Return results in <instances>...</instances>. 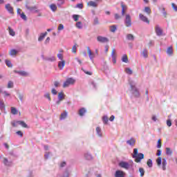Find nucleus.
<instances>
[{
  "mask_svg": "<svg viewBox=\"0 0 177 177\" xmlns=\"http://www.w3.org/2000/svg\"><path fill=\"white\" fill-rule=\"evenodd\" d=\"M139 19L141 20V21H143L147 24H150V20H149V18H147V17L145 16L143 14H139Z\"/></svg>",
  "mask_w": 177,
  "mask_h": 177,
  "instance_id": "7",
  "label": "nucleus"
},
{
  "mask_svg": "<svg viewBox=\"0 0 177 177\" xmlns=\"http://www.w3.org/2000/svg\"><path fill=\"white\" fill-rule=\"evenodd\" d=\"M102 122L106 125L109 122V117L107 115H104L102 117Z\"/></svg>",
  "mask_w": 177,
  "mask_h": 177,
  "instance_id": "35",
  "label": "nucleus"
},
{
  "mask_svg": "<svg viewBox=\"0 0 177 177\" xmlns=\"http://www.w3.org/2000/svg\"><path fill=\"white\" fill-rule=\"evenodd\" d=\"M115 177H125V172L121 170H117L115 173Z\"/></svg>",
  "mask_w": 177,
  "mask_h": 177,
  "instance_id": "13",
  "label": "nucleus"
},
{
  "mask_svg": "<svg viewBox=\"0 0 177 177\" xmlns=\"http://www.w3.org/2000/svg\"><path fill=\"white\" fill-rule=\"evenodd\" d=\"M121 6H122V16H124V15H125V6L124 4H122Z\"/></svg>",
  "mask_w": 177,
  "mask_h": 177,
  "instance_id": "54",
  "label": "nucleus"
},
{
  "mask_svg": "<svg viewBox=\"0 0 177 177\" xmlns=\"http://www.w3.org/2000/svg\"><path fill=\"white\" fill-rule=\"evenodd\" d=\"M93 24H94V26H97V24H99V19L97 17H95L94 19Z\"/></svg>",
  "mask_w": 177,
  "mask_h": 177,
  "instance_id": "56",
  "label": "nucleus"
},
{
  "mask_svg": "<svg viewBox=\"0 0 177 177\" xmlns=\"http://www.w3.org/2000/svg\"><path fill=\"white\" fill-rule=\"evenodd\" d=\"M48 35V32H45L44 33H40L39 37H38V41L39 42H42L43 39H45V37Z\"/></svg>",
  "mask_w": 177,
  "mask_h": 177,
  "instance_id": "16",
  "label": "nucleus"
},
{
  "mask_svg": "<svg viewBox=\"0 0 177 177\" xmlns=\"http://www.w3.org/2000/svg\"><path fill=\"white\" fill-rule=\"evenodd\" d=\"M11 125H12L14 127H16L17 125H19V123H17L16 121H12L11 122Z\"/></svg>",
  "mask_w": 177,
  "mask_h": 177,
  "instance_id": "61",
  "label": "nucleus"
},
{
  "mask_svg": "<svg viewBox=\"0 0 177 177\" xmlns=\"http://www.w3.org/2000/svg\"><path fill=\"white\" fill-rule=\"evenodd\" d=\"M162 170L165 171L167 169V160L163 158L162 160Z\"/></svg>",
  "mask_w": 177,
  "mask_h": 177,
  "instance_id": "30",
  "label": "nucleus"
},
{
  "mask_svg": "<svg viewBox=\"0 0 177 177\" xmlns=\"http://www.w3.org/2000/svg\"><path fill=\"white\" fill-rule=\"evenodd\" d=\"M162 15H163L164 17H167V11H165V8H162Z\"/></svg>",
  "mask_w": 177,
  "mask_h": 177,
  "instance_id": "60",
  "label": "nucleus"
},
{
  "mask_svg": "<svg viewBox=\"0 0 177 177\" xmlns=\"http://www.w3.org/2000/svg\"><path fill=\"white\" fill-rule=\"evenodd\" d=\"M75 84V79L73 77H68L63 84V88H68L71 85H74Z\"/></svg>",
  "mask_w": 177,
  "mask_h": 177,
  "instance_id": "4",
  "label": "nucleus"
},
{
  "mask_svg": "<svg viewBox=\"0 0 177 177\" xmlns=\"http://www.w3.org/2000/svg\"><path fill=\"white\" fill-rule=\"evenodd\" d=\"M46 60L48 62H56V57L53 56L51 57L46 58Z\"/></svg>",
  "mask_w": 177,
  "mask_h": 177,
  "instance_id": "52",
  "label": "nucleus"
},
{
  "mask_svg": "<svg viewBox=\"0 0 177 177\" xmlns=\"http://www.w3.org/2000/svg\"><path fill=\"white\" fill-rule=\"evenodd\" d=\"M64 3V0H57V6H58V8H62Z\"/></svg>",
  "mask_w": 177,
  "mask_h": 177,
  "instance_id": "33",
  "label": "nucleus"
},
{
  "mask_svg": "<svg viewBox=\"0 0 177 177\" xmlns=\"http://www.w3.org/2000/svg\"><path fill=\"white\" fill-rule=\"evenodd\" d=\"M122 62H123V63H128V56L127 55H123L122 57Z\"/></svg>",
  "mask_w": 177,
  "mask_h": 177,
  "instance_id": "36",
  "label": "nucleus"
},
{
  "mask_svg": "<svg viewBox=\"0 0 177 177\" xmlns=\"http://www.w3.org/2000/svg\"><path fill=\"white\" fill-rule=\"evenodd\" d=\"M5 109V103L2 101H0V110H4Z\"/></svg>",
  "mask_w": 177,
  "mask_h": 177,
  "instance_id": "55",
  "label": "nucleus"
},
{
  "mask_svg": "<svg viewBox=\"0 0 177 177\" xmlns=\"http://www.w3.org/2000/svg\"><path fill=\"white\" fill-rule=\"evenodd\" d=\"M51 93L53 95H57V91L56 89H55V88H52Z\"/></svg>",
  "mask_w": 177,
  "mask_h": 177,
  "instance_id": "64",
  "label": "nucleus"
},
{
  "mask_svg": "<svg viewBox=\"0 0 177 177\" xmlns=\"http://www.w3.org/2000/svg\"><path fill=\"white\" fill-rule=\"evenodd\" d=\"M44 96L46 99H48V100H49V102H50V100H52L50 98V93H46Z\"/></svg>",
  "mask_w": 177,
  "mask_h": 177,
  "instance_id": "43",
  "label": "nucleus"
},
{
  "mask_svg": "<svg viewBox=\"0 0 177 177\" xmlns=\"http://www.w3.org/2000/svg\"><path fill=\"white\" fill-rule=\"evenodd\" d=\"M5 62L8 67H10V68L13 67V65L12 64V62L6 59Z\"/></svg>",
  "mask_w": 177,
  "mask_h": 177,
  "instance_id": "40",
  "label": "nucleus"
},
{
  "mask_svg": "<svg viewBox=\"0 0 177 177\" xmlns=\"http://www.w3.org/2000/svg\"><path fill=\"white\" fill-rule=\"evenodd\" d=\"M155 32L158 37H161L162 35V28L160 25L157 24L155 26Z\"/></svg>",
  "mask_w": 177,
  "mask_h": 177,
  "instance_id": "6",
  "label": "nucleus"
},
{
  "mask_svg": "<svg viewBox=\"0 0 177 177\" xmlns=\"http://www.w3.org/2000/svg\"><path fill=\"white\" fill-rule=\"evenodd\" d=\"M3 95H4V97H8L9 96H10V93H9L8 91H4L2 92Z\"/></svg>",
  "mask_w": 177,
  "mask_h": 177,
  "instance_id": "53",
  "label": "nucleus"
},
{
  "mask_svg": "<svg viewBox=\"0 0 177 177\" xmlns=\"http://www.w3.org/2000/svg\"><path fill=\"white\" fill-rule=\"evenodd\" d=\"M144 12H145V13L147 15H150V13H151V10L149 7H145Z\"/></svg>",
  "mask_w": 177,
  "mask_h": 177,
  "instance_id": "46",
  "label": "nucleus"
},
{
  "mask_svg": "<svg viewBox=\"0 0 177 177\" xmlns=\"http://www.w3.org/2000/svg\"><path fill=\"white\" fill-rule=\"evenodd\" d=\"M124 24L126 27H131L132 26V19L129 14L125 15Z\"/></svg>",
  "mask_w": 177,
  "mask_h": 177,
  "instance_id": "5",
  "label": "nucleus"
},
{
  "mask_svg": "<svg viewBox=\"0 0 177 177\" xmlns=\"http://www.w3.org/2000/svg\"><path fill=\"white\" fill-rule=\"evenodd\" d=\"M17 124H18V125H21L23 127V128L28 127L27 124H26V122H24V121H17Z\"/></svg>",
  "mask_w": 177,
  "mask_h": 177,
  "instance_id": "29",
  "label": "nucleus"
},
{
  "mask_svg": "<svg viewBox=\"0 0 177 177\" xmlns=\"http://www.w3.org/2000/svg\"><path fill=\"white\" fill-rule=\"evenodd\" d=\"M161 162H162V159L161 158V157H158V158L156 159L157 165H158V167H160V165H161Z\"/></svg>",
  "mask_w": 177,
  "mask_h": 177,
  "instance_id": "42",
  "label": "nucleus"
},
{
  "mask_svg": "<svg viewBox=\"0 0 177 177\" xmlns=\"http://www.w3.org/2000/svg\"><path fill=\"white\" fill-rule=\"evenodd\" d=\"M125 73H127V74H129V75H132V69H131V68H125Z\"/></svg>",
  "mask_w": 177,
  "mask_h": 177,
  "instance_id": "44",
  "label": "nucleus"
},
{
  "mask_svg": "<svg viewBox=\"0 0 177 177\" xmlns=\"http://www.w3.org/2000/svg\"><path fill=\"white\" fill-rule=\"evenodd\" d=\"M76 27H77V28H79L80 30H81V28H82V22H81V21L77 22Z\"/></svg>",
  "mask_w": 177,
  "mask_h": 177,
  "instance_id": "48",
  "label": "nucleus"
},
{
  "mask_svg": "<svg viewBox=\"0 0 177 177\" xmlns=\"http://www.w3.org/2000/svg\"><path fill=\"white\" fill-rule=\"evenodd\" d=\"M15 74H18V75H21V77H28L30 75V73L27 71H14Z\"/></svg>",
  "mask_w": 177,
  "mask_h": 177,
  "instance_id": "8",
  "label": "nucleus"
},
{
  "mask_svg": "<svg viewBox=\"0 0 177 177\" xmlns=\"http://www.w3.org/2000/svg\"><path fill=\"white\" fill-rule=\"evenodd\" d=\"M8 32L11 37H15V35H16V32L15 30H13V29H12V28H10V26L8 27Z\"/></svg>",
  "mask_w": 177,
  "mask_h": 177,
  "instance_id": "31",
  "label": "nucleus"
},
{
  "mask_svg": "<svg viewBox=\"0 0 177 177\" xmlns=\"http://www.w3.org/2000/svg\"><path fill=\"white\" fill-rule=\"evenodd\" d=\"M95 132H96V135H97V136H98V138H103V132L102 131V128H100V127H96Z\"/></svg>",
  "mask_w": 177,
  "mask_h": 177,
  "instance_id": "11",
  "label": "nucleus"
},
{
  "mask_svg": "<svg viewBox=\"0 0 177 177\" xmlns=\"http://www.w3.org/2000/svg\"><path fill=\"white\" fill-rule=\"evenodd\" d=\"M157 148H158V149H161V139H159V140H158Z\"/></svg>",
  "mask_w": 177,
  "mask_h": 177,
  "instance_id": "62",
  "label": "nucleus"
},
{
  "mask_svg": "<svg viewBox=\"0 0 177 177\" xmlns=\"http://www.w3.org/2000/svg\"><path fill=\"white\" fill-rule=\"evenodd\" d=\"M18 111L16 108L15 107H11V114H13V115H16L17 114Z\"/></svg>",
  "mask_w": 177,
  "mask_h": 177,
  "instance_id": "37",
  "label": "nucleus"
},
{
  "mask_svg": "<svg viewBox=\"0 0 177 177\" xmlns=\"http://www.w3.org/2000/svg\"><path fill=\"white\" fill-rule=\"evenodd\" d=\"M127 39H128V41H134L135 40V36H133V35L132 34H127L126 36Z\"/></svg>",
  "mask_w": 177,
  "mask_h": 177,
  "instance_id": "28",
  "label": "nucleus"
},
{
  "mask_svg": "<svg viewBox=\"0 0 177 177\" xmlns=\"http://www.w3.org/2000/svg\"><path fill=\"white\" fill-rule=\"evenodd\" d=\"M26 9H28V10H30V12H38V10H37V7H31L29 6H26Z\"/></svg>",
  "mask_w": 177,
  "mask_h": 177,
  "instance_id": "27",
  "label": "nucleus"
},
{
  "mask_svg": "<svg viewBox=\"0 0 177 177\" xmlns=\"http://www.w3.org/2000/svg\"><path fill=\"white\" fill-rule=\"evenodd\" d=\"M167 127H171L172 126V122L171 121V120H167Z\"/></svg>",
  "mask_w": 177,
  "mask_h": 177,
  "instance_id": "63",
  "label": "nucleus"
},
{
  "mask_svg": "<svg viewBox=\"0 0 177 177\" xmlns=\"http://www.w3.org/2000/svg\"><path fill=\"white\" fill-rule=\"evenodd\" d=\"M141 55L145 59H147V57H149V52L147 51V49H144L141 53Z\"/></svg>",
  "mask_w": 177,
  "mask_h": 177,
  "instance_id": "21",
  "label": "nucleus"
},
{
  "mask_svg": "<svg viewBox=\"0 0 177 177\" xmlns=\"http://www.w3.org/2000/svg\"><path fill=\"white\" fill-rule=\"evenodd\" d=\"M13 86H14V83H13V82L9 81V82H8L7 88H8V89H10V88H13Z\"/></svg>",
  "mask_w": 177,
  "mask_h": 177,
  "instance_id": "41",
  "label": "nucleus"
},
{
  "mask_svg": "<svg viewBox=\"0 0 177 177\" xmlns=\"http://www.w3.org/2000/svg\"><path fill=\"white\" fill-rule=\"evenodd\" d=\"M5 8L6 9V10L10 13V15H13V7H12V6H10V3H8L5 6Z\"/></svg>",
  "mask_w": 177,
  "mask_h": 177,
  "instance_id": "15",
  "label": "nucleus"
},
{
  "mask_svg": "<svg viewBox=\"0 0 177 177\" xmlns=\"http://www.w3.org/2000/svg\"><path fill=\"white\" fill-rule=\"evenodd\" d=\"M111 57L113 64H115V63H117V54L115 53V48L112 50Z\"/></svg>",
  "mask_w": 177,
  "mask_h": 177,
  "instance_id": "10",
  "label": "nucleus"
},
{
  "mask_svg": "<svg viewBox=\"0 0 177 177\" xmlns=\"http://www.w3.org/2000/svg\"><path fill=\"white\" fill-rule=\"evenodd\" d=\"M77 9H82L84 8V4L82 3H77L75 6Z\"/></svg>",
  "mask_w": 177,
  "mask_h": 177,
  "instance_id": "57",
  "label": "nucleus"
},
{
  "mask_svg": "<svg viewBox=\"0 0 177 177\" xmlns=\"http://www.w3.org/2000/svg\"><path fill=\"white\" fill-rule=\"evenodd\" d=\"M57 56V57H58V59H59V60H61V61L64 60V59H63V54H62V53H58Z\"/></svg>",
  "mask_w": 177,
  "mask_h": 177,
  "instance_id": "59",
  "label": "nucleus"
},
{
  "mask_svg": "<svg viewBox=\"0 0 177 177\" xmlns=\"http://www.w3.org/2000/svg\"><path fill=\"white\" fill-rule=\"evenodd\" d=\"M78 45H77V44H75V45L73 46L72 48V52L73 53H77V48Z\"/></svg>",
  "mask_w": 177,
  "mask_h": 177,
  "instance_id": "50",
  "label": "nucleus"
},
{
  "mask_svg": "<svg viewBox=\"0 0 177 177\" xmlns=\"http://www.w3.org/2000/svg\"><path fill=\"white\" fill-rule=\"evenodd\" d=\"M17 53H19V51L16 49H11L10 50L9 55H11L12 57H16Z\"/></svg>",
  "mask_w": 177,
  "mask_h": 177,
  "instance_id": "20",
  "label": "nucleus"
},
{
  "mask_svg": "<svg viewBox=\"0 0 177 177\" xmlns=\"http://www.w3.org/2000/svg\"><path fill=\"white\" fill-rule=\"evenodd\" d=\"M139 172L140 174L141 177L145 176V169H143L142 167H140L139 168Z\"/></svg>",
  "mask_w": 177,
  "mask_h": 177,
  "instance_id": "39",
  "label": "nucleus"
},
{
  "mask_svg": "<svg viewBox=\"0 0 177 177\" xmlns=\"http://www.w3.org/2000/svg\"><path fill=\"white\" fill-rule=\"evenodd\" d=\"M119 167L124 168V169H131L133 167V161L130 160L129 162L125 161H122L119 163Z\"/></svg>",
  "mask_w": 177,
  "mask_h": 177,
  "instance_id": "3",
  "label": "nucleus"
},
{
  "mask_svg": "<svg viewBox=\"0 0 177 177\" xmlns=\"http://www.w3.org/2000/svg\"><path fill=\"white\" fill-rule=\"evenodd\" d=\"M64 66H66V61L62 60L58 62V67L59 70H63V68H64Z\"/></svg>",
  "mask_w": 177,
  "mask_h": 177,
  "instance_id": "19",
  "label": "nucleus"
},
{
  "mask_svg": "<svg viewBox=\"0 0 177 177\" xmlns=\"http://www.w3.org/2000/svg\"><path fill=\"white\" fill-rule=\"evenodd\" d=\"M85 113H86V109H85V108H82L79 110V115H80V117L85 115Z\"/></svg>",
  "mask_w": 177,
  "mask_h": 177,
  "instance_id": "25",
  "label": "nucleus"
},
{
  "mask_svg": "<svg viewBox=\"0 0 177 177\" xmlns=\"http://www.w3.org/2000/svg\"><path fill=\"white\" fill-rule=\"evenodd\" d=\"M97 41L101 44H106V42H109V39L107 37L98 36L97 37Z\"/></svg>",
  "mask_w": 177,
  "mask_h": 177,
  "instance_id": "9",
  "label": "nucleus"
},
{
  "mask_svg": "<svg viewBox=\"0 0 177 177\" xmlns=\"http://www.w3.org/2000/svg\"><path fill=\"white\" fill-rule=\"evenodd\" d=\"M166 154L167 156H172V150L169 147H166Z\"/></svg>",
  "mask_w": 177,
  "mask_h": 177,
  "instance_id": "34",
  "label": "nucleus"
},
{
  "mask_svg": "<svg viewBox=\"0 0 177 177\" xmlns=\"http://www.w3.org/2000/svg\"><path fill=\"white\" fill-rule=\"evenodd\" d=\"M129 146H135V143H136V140L135 138H131L130 140H127L126 142Z\"/></svg>",
  "mask_w": 177,
  "mask_h": 177,
  "instance_id": "17",
  "label": "nucleus"
},
{
  "mask_svg": "<svg viewBox=\"0 0 177 177\" xmlns=\"http://www.w3.org/2000/svg\"><path fill=\"white\" fill-rule=\"evenodd\" d=\"M147 164L149 168H151L153 167V161L151 160V159H149Z\"/></svg>",
  "mask_w": 177,
  "mask_h": 177,
  "instance_id": "47",
  "label": "nucleus"
},
{
  "mask_svg": "<svg viewBox=\"0 0 177 177\" xmlns=\"http://www.w3.org/2000/svg\"><path fill=\"white\" fill-rule=\"evenodd\" d=\"M49 8L52 12H56V10H57L58 6L55 3H52L49 6Z\"/></svg>",
  "mask_w": 177,
  "mask_h": 177,
  "instance_id": "23",
  "label": "nucleus"
},
{
  "mask_svg": "<svg viewBox=\"0 0 177 177\" xmlns=\"http://www.w3.org/2000/svg\"><path fill=\"white\" fill-rule=\"evenodd\" d=\"M84 158H86V160H93V156H92V154L89 153H86L84 154Z\"/></svg>",
  "mask_w": 177,
  "mask_h": 177,
  "instance_id": "26",
  "label": "nucleus"
},
{
  "mask_svg": "<svg viewBox=\"0 0 177 177\" xmlns=\"http://www.w3.org/2000/svg\"><path fill=\"white\" fill-rule=\"evenodd\" d=\"M166 53H167L168 56H172V55H174V49L172 48V46L167 48Z\"/></svg>",
  "mask_w": 177,
  "mask_h": 177,
  "instance_id": "24",
  "label": "nucleus"
},
{
  "mask_svg": "<svg viewBox=\"0 0 177 177\" xmlns=\"http://www.w3.org/2000/svg\"><path fill=\"white\" fill-rule=\"evenodd\" d=\"M110 31L111 32H115V31H117V26H115V25L110 26Z\"/></svg>",
  "mask_w": 177,
  "mask_h": 177,
  "instance_id": "38",
  "label": "nucleus"
},
{
  "mask_svg": "<svg viewBox=\"0 0 177 177\" xmlns=\"http://www.w3.org/2000/svg\"><path fill=\"white\" fill-rule=\"evenodd\" d=\"M87 52L88 53V56L91 62H93V59H95V54L92 53V50L89 47H87Z\"/></svg>",
  "mask_w": 177,
  "mask_h": 177,
  "instance_id": "14",
  "label": "nucleus"
},
{
  "mask_svg": "<svg viewBox=\"0 0 177 177\" xmlns=\"http://www.w3.org/2000/svg\"><path fill=\"white\" fill-rule=\"evenodd\" d=\"M58 100H59V102H62V100H64V93H58Z\"/></svg>",
  "mask_w": 177,
  "mask_h": 177,
  "instance_id": "32",
  "label": "nucleus"
},
{
  "mask_svg": "<svg viewBox=\"0 0 177 177\" xmlns=\"http://www.w3.org/2000/svg\"><path fill=\"white\" fill-rule=\"evenodd\" d=\"M129 84L130 85L131 88V92L135 97H139L140 96V93H139V90H138V88H136V82L133 80H129Z\"/></svg>",
  "mask_w": 177,
  "mask_h": 177,
  "instance_id": "1",
  "label": "nucleus"
},
{
  "mask_svg": "<svg viewBox=\"0 0 177 177\" xmlns=\"http://www.w3.org/2000/svg\"><path fill=\"white\" fill-rule=\"evenodd\" d=\"M133 158H135L136 162H140L143 158H145V155L142 153H138V149H133V153L132 156Z\"/></svg>",
  "mask_w": 177,
  "mask_h": 177,
  "instance_id": "2",
  "label": "nucleus"
},
{
  "mask_svg": "<svg viewBox=\"0 0 177 177\" xmlns=\"http://www.w3.org/2000/svg\"><path fill=\"white\" fill-rule=\"evenodd\" d=\"M72 17H73V20H74L75 21H78V20H79V19H80V15H73L72 16Z\"/></svg>",
  "mask_w": 177,
  "mask_h": 177,
  "instance_id": "49",
  "label": "nucleus"
},
{
  "mask_svg": "<svg viewBox=\"0 0 177 177\" xmlns=\"http://www.w3.org/2000/svg\"><path fill=\"white\" fill-rule=\"evenodd\" d=\"M19 16L21 19H22V20H24V21H27V16L24 15V12H22L21 14H20Z\"/></svg>",
  "mask_w": 177,
  "mask_h": 177,
  "instance_id": "45",
  "label": "nucleus"
},
{
  "mask_svg": "<svg viewBox=\"0 0 177 177\" xmlns=\"http://www.w3.org/2000/svg\"><path fill=\"white\" fill-rule=\"evenodd\" d=\"M18 97L21 102H23V99L24 98V95L20 93H17Z\"/></svg>",
  "mask_w": 177,
  "mask_h": 177,
  "instance_id": "51",
  "label": "nucleus"
},
{
  "mask_svg": "<svg viewBox=\"0 0 177 177\" xmlns=\"http://www.w3.org/2000/svg\"><path fill=\"white\" fill-rule=\"evenodd\" d=\"M87 6L91 8H97V6H99V3L96 1H90L87 3Z\"/></svg>",
  "mask_w": 177,
  "mask_h": 177,
  "instance_id": "12",
  "label": "nucleus"
},
{
  "mask_svg": "<svg viewBox=\"0 0 177 177\" xmlns=\"http://www.w3.org/2000/svg\"><path fill=\"white\" fill-rule=\"evenodd\" d=\"M3 164L6 165V167H11L12 166V162L9 161L8 158H3Z\"/></svg>",
  "mask_w": 177,
  "mask_h": 177,
  "instance_id": "18",
  "label": "nucleus"
},
{
  "mask_svg": "<svg viewBox=\"0 0 177 177\" xmlns=\"http://www.w3.org/2000/svg\"><path fill=\"white\" fill-rule=\"evenodd\" d=\"M68 115V113L66 111H64L62 113H61L59 120H66V118H67Z\"/></svg>",
  "mask_w": 177,
  "mask_h": 177,
  "instance_id": "22",
  "label": "nucleus"
},
{
  "mask_svg": "<svg viewBox=\"0 0 177 177\" xmlns=\"http://www.w3.org/2000/svg\"><path fill=\"white\" fill-rule=\"evenodd\" d=\"M62 30H64V26L63 24H59L58 26V31H62Z\"/></svg>",
  "mask_w": 177,
  "mask_h": 177,
  "instance_id": "58",
  "label": "nucleus"
}]
</instances>
